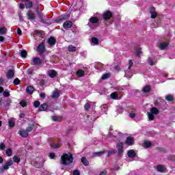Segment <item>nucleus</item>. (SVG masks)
Instances as JSON below:
<instances>
[{
    "instance_id": "obj_1",
    "label": "nucleus",
    "mask_w": 175,
    "mask_h": 175,
    "mask_svg": "<svg viewBox=\"0 0 175 175\" xmlns=\"http://www.w3.org/2000/svg\"><path fill=\"white\" fill-rule=\"evenodd\" d=\"M61 160L62 164H63L64 166H67V165H70V163L73 162V154H68L67 153H64L63 155H62Z\"/></svg>"
},
{
    "instance_id": "obj_2",
    "label": "nucleus",
    "mask_w": 175,
    "mask_h": 175,
    "mask_svg": "<svg viewBox=\"0 0 175 175\" xmlns=\"http://www.w3.org/2000/svg\"><path fill=\"white\" fill-rule=\"evenodd\" d=\"M35 10L38 14V16L39 17V18L40 20V23H42V24H46V25H51V23L49 21L50 18L49 16H44V18L43 14H42V12H40L39 8H38V7L36 8Z\"/></svg>"
},
{
    "instance_id": "obj_3",
    "label": "nucleus",
    "mask_w": 175,
    "mask_h": 175,
    "mask_svg": "<svg viewBox=\"0 0 175 175\" xmlns=\"http://www.w3.org/2000/svg\"><path fill=\"white\" fill-rule=\"evenodd\" d=\"M70 18V14H65L58 17V18H56L55 20V23H57V24H61L63 21H66V20H68V18Z\"/></svg>"
},
{
    "instance_id": "obj_4",
    "label": "nucleus",
    "mask_w": 175,
    "mask_h": 175,
    "mask_svg": "<svg viewBox=\"0 0 175 175\" xmlns=\"http://www.w3.org/2000/svg\"><path fill=\"white\" fill-rule=\"evenodd\" d=\"M36 51L39 53L40 55H42L46 51V45L44 44V42H42L37 46Z\"/></svg>"
},
{
    "instance_id": "obj_5",
    "label": "nucleus",
    "mask_w": 175,
    "mask_h": 175,
    "mask_svg": "<svg viewBox=\"0 0 175 175\" xmlns=\"http://www.w3.org/2000/svg\"><path fill=\"white\" fill-rule=\"evenodd\" d=\"M113 17V12L110 10H107L103 14V18L105 21H109Z\"/></svg>"
},
{
    "instance_id": "obj_6",
    "label": "nucleus",
    "mask_w": 175,
    "mask_h": 175,
    "mask_svg": "<svg viewBox=\"0 0 175 175\" xmlns=\"http://www.w3.org/2000/svg\"><path fill=\"white\" fill-rule=\"evenodd\" d=\"M12 165H13V161L10 160V161H7L3 167H0L1 173H3V172H5V170H8L9 166H12Z\"/></svg>"
},
{
    "instance_id": "obj_7",
    "label": "nucleus",
    "mask_w": 175,
    "mask_h": 175,
    "mask_svg": "<svg viewBox=\"0 0 175 175\" xmlns=\"http://www.w3.org/2000/svg\"><path fill=\"white\" fill-rule=\"evenodd\" d=\"M125 144L129 146H133V144H135V137L131 136L127 137L126 139Z\"/></svg>"
},
{
    "instance_id": "obj_8",
    "label": "nucleus",
    "mask_w": 175,
    "mask_h": 175,
    "mask_svg": "<svg viewBox=\"0 0 175 175\" xmlns=\"http://www.w3.org/2000/svg\"><path fill=\"white\" fill-rule=\"evenodd\" d=\"M31 163L33 166H34V167H37V169H40V167H43L44 166L43 162L40 161V160H36Z\"/></svg>"
},
{
    "instance_id": "obj_9",
    "label": "nucleus",
    "mask_w": 175,
    "mask_h": 175,
    "mask_svg": "<svg viewBox=\"0 0 175 175\" xmlns=\"http://www.w3.org/2000/svg\"><path fill=\"white\" fill-rule=\"evenodd\" d=\"M118 154L121 155L124 152V146L122 142H119L117 145Z\"/></svg>"
},
{
    "instance_id": "obj_10",
    "label": "nucleus",
    "mask_w": 175,
    "mask_h": 175,
    "mask_svg": "<svg viewBox=\"0 0 175 175\" xmlns=\"http://www.w3.org/2000/svg\"><path fill=\"white\" fill-rule=\"evenodd\" d=\"M72 27H73V23L70 21H66L63 24V28H64V29L72 28Z\"/></svg>"
},
{
    "instance_id": "obj_11",
    "label": "nucleus",
    "mask_w": 175,
    "mask_h": 175,
    "mask_svg": "<svg viewBox=\"0 0 175 175\" xmlns=\"http://www.w3.org/2000/svg\"><path fill=\"white\" fill-rule=\"evenodd\" d=\"M135 55L136 57H140L142 54H143V52L142 51V48L139 46H135Z\"/></svg>"
},
{
    "instance_id": "obj_12",
    "label": "nucleus",
    "mask_w": 175,
    "mask_h": 175,
    "mask_svg": "<svg viewBox=\"0 0 175 175\" xmlns=\"http://www.w3.org/2000/svg\"><path fill=\"white\" fill-rule=\"evenodd\" d=\"M47 109H49L47 103H43L39 107L38 111H46Z\"/></svg>"
},
{
    "instance_id": "obj_13",
    "label": "nucleus",
    "mask_w": 175,
    "mask_h": 175,
    "mask_svg": "<svg viewBox=\"0 0 175 175\" xmlns=\"http://www.w3.org/2000/svg\"><path fill=\"white\" fill-rule=\"evenodd\" d=\"M156 170L159 172V173H163L165 170H166V168H165V166L159 164L156 166Z\"/></svg>"
},
{
    "instance_id": "obj_14",
    "label": "nucleus",
    "mask_w": 175,
    "mask_h": 175,
    "mask_svg": "<svg viewBox=\"0 0 175 175\" xmlns=\"http://www.w3.org/2000/svg\"><path fill=\"white\" fill-rule=\"evenodd\" d=\"M6 77L7 79H13V77H14V70H8Z\"/></svg>"
},
{
    "instance_id": "obj_15",
    "label": "nucleus",
    "mask_w": 175,
    "mask_h": 175,
    "mask_svg": "<svg viewBox=\"0 0 175 175\" xmlns=\"http://www.w3.org/2000/svg\"><path fill=\"white\" fill-rule=\"evenodd\" d=\"M48 43L50 46H55L57 43V40L54 37H50L48 39Z\"/></svg>"
},
{
    "instance_id": "obj_16",
    "label": "nucleus",
    "mask_w": 175,
    "mask_h": 175,
    "mask_svg": "<svg viewBox=\"0 0 175 175\" xmlns=\"http://www.w3.org/2000/svg\"><path fill=\"white\" fill-rule=\"evenodd\" d=\"M34 91H35V88H33V86L29 85L26 88V92L29 95H32Z\"/></svg>"
},
{
    "instance_id": "obj_17",
    "label": "nucleus",
    "mask_w": 175,
    "mask_h": 175,
    "mask_svg": "<svg viewBox=\"0 0 175 175\" xmlns=\"http://www.w3.org/2000/svg\"><path fill=\"white\" fill-rule=\"evenodd\" d=\"M31 65H42V59H40V57H35L33 59V63Z\"/></svg>"
},
{
    "instance_id": "obj_18",
    "label": "nucleus",
    "mask_w": 175,
    "mask_h": 175,
    "mask_svg": "<svg viewBox=\"0 0 175 175\" xmlns=\"http://www.w3.org/2000/svg\"><path fill=\"white\" fill-rule=\"evenodd\" d=\"M89 21L91 24H98L99 23V18L96 16H92L90 18Z\"/></svg>"
},
{
    "instance_id": "obj_19",
    "label": "nucleus",
    "mask_w": 175,
    "mask_h": 175,
    "mask_svg": "<svg viewBox=\"0 0 175 175\" xmlns=\"http://www.w3.org/2000/svg\"><path fill=\"white\" fill-rule=\"evenodd\" d=\"M27 18L28 20H35L36 18V16L35 15V13L32 12H28L27 13Z\"/></svg>"
},
{
    "instance_id": "obj_20",
    "label": "nucleus",
    "mask_w": 175,
    "mask_h": 175,
    "mask_svg": "<svg viewBox=\"0 0 175 175\" xmlns=\"http://www.w3.org/2000/svg\"><path fill=\"white\" fill-rule=\"evenodd\" d=\"M18 133L21 137H28L29 136V133L26 130L18 131Z\"/></svg>"
},
{
    "instance_id": "obj_21",
    "label": "nucleus",
    "mask_w": 175,
    "mask_h": 175,
    "mask_svg": "<svg viewBox=\"0 0 175 175\" xmlns=\"http://www.w3.org/2000/svg\"><path fill=\"white\" fill-rule=\"evenodd\" d=\"M152 146V144L150 141H144L142 144V147L145 148H150Z\"/></svg>"
},
{
    "instance_id": "obj_22",
    "label": "nucleus",
    "mask_w": 175,
    "mask_h": 175,
    "mask_svg": "<svg viewBox=\"0 0 175 175\" xmlns=\"http://www.w3.org/2000/svg\"><path fill=\"white\" fill-rule=\"evenodd\" d=\"M127 155L129 158H135L136 157V152L133 150H129L127 152Z\"/></svg>"
},
{
    "instance_id": "obj_23",
    "label": "nucleus",
    "mask_w": 175,
    "mask_h": 175,
    "mask_svg": "<svg viewBox=\"0 0 175 175\" xmlns=\"http://www.w3.org/2000/svg\"><path fill=\"white\" fill-rule=\"evenodd\" d=\"M57 75V71L55 70H52L49 72V76L51 79H54V77H56Z\"/></svg>"
},
{
    "instance_id": "obj_24",
    "label": "nucleus",
    "mask_w": 175,
    "mask_h": 175,
    "mask_svg": "<svg viewBox=\"0 0 175 175\" xmlns=\"http://www.w3.org/2000/svg\"><path fill=\"white\" fill-rule=\"evenodd\" d=\"M150 113L152 114H154L155 116H158V114H159V109H158L157 107H152L150 109Z\"/></svg>"
},
{
    "instance_id": "obj_25",
    "label": "nucleus",
    "mask_w": 175,
    "mask_h": 175,
    "mask_svg": "<svg viewBox=\"0 0 175 175\" xmlns=\"http://www.w3.org/2000/svg\"><path fill=\"white\" fill-rule=\"evenodd\" d=\"M143 92H144V94H147V92H150V91H151V86L147 85L146 86H144L142 89Z\"/></svg>"
},
{
    "instance_id": "obj_26",
    "label": "nucleus",
    "mask_w": 175,
    "mask_h": 175,
    "mask_svg": "<svg viewBox=\"0 0 175 175\" xmlns=\"http://www.w3.org/2000/svg\"><path fill=\"white\" fill-rule=\"evenodd\" d=\"M76 50H77V48H76V46L73 45H69L68 46V51H69L70 53H75Z\"/></svg>"
},
{
    "instance_id": "obj_27",
    "label": "nucleus",
    "mask_w": 175,
    "mask_h": 175,
    "mask_svg": "<svg viewBox=\"0 0 175 175\" xmlns=\"http://www.w3.org/2000/svg\"><path fill=\"white\" fill-rule=\"evenodd\" d=\"M81 163H83V165H84V166H88V165L90 164V162H88V160H87V158L85 157H83L81 158Z\"/></svg>"
},
{
    "instance_id": "obj_28",
    "label": "nucleus",
    "mask_w": 175,
    "mask_h": 175,
    "mask_svg": "<svg viewBox=\"0 0 175 175\" xmlns=\"http://www.w3.org/2000/svg\"><path fill=\"white\" fill-rule=\"evenodd\" d=\"M33 7V3L32 1H28L25 4L26 9H32Z\"/></svg>"
},
{
    "instance_id": "obj_29",
    "label": "nucleus",
    "mask_w": 175,
    "mask_h": 175,
    "mask_svg": "<svg viewBox=\"0 0 175 175\" xmlns=\"http://www.w3.org/2000/svg\"><path fill=\"white\" fill-rule=\"evenodd\" d=\"M16 125V122L13 119H10L8 121V126L10 128H14V126Z\"/></svg>"
},
{
    "instance_id": "obj_30",
    "label": "nucleus",
    "mask_w": 175,
    "mask_h": 175,
    "mask_svg": "<svg viewBox=\"0 0 175 175\" xmlns=\"http://www.w3.org/2000/svg\"><path fill=\"white\" fill-rule=\"evenodd\" d=\"M84 75H85V72H84L83 70H78L77 71V76H78V77H83Z\"/></svg>"
},
{
    "instance_id": "obj_31",
    "label": "nucleus",
    "mask_w": 175,
    "mask_h": 175,
    "mask_svg": "<svg viewBox=\"0 0 175 175\" xmlns=\"http://www.w3.org/2000/svg\"><path fill=\"white\" fill-rule=\"evenodd\" d=\"M169 46V43L167 42H161L160 44V49L161 50H165Z\"/></svg>"
},
{
    "instance_id": "obj_32",
    "label": "nucleus",
    "mask_w": 175,
    "mask_h": 175,
    "mask_svg": "<svg viewBox=\"0 0 175 175\" xmlns=\"http://www.w3.org/2000/svg\"><path fill=\"white\" fill-rule=\"evenodd\" d=\"M52 98L53 99H58V98H59V92L58 91L53 92L52 94Z\"/></svg>"
},
{
    "instance_id": "obj_33",
    "label": "nucleus",
    "mask_w": 175,
    "mask_h": 175,
    "mask_svg": "<svg viewBox=\"0 0 175 175\" xmlns=\"http://www.w3.org/2000/svg\"><path fill=\"white\" fill-rule=\"evenodd\" d=\"M35 126L34 124H29L28 127L26 129V131L28 133L29 132H32L33 131V128Z\"/></svg>"
},
{
    "instance_id": "obj_34",
    "label": "nucleus",
    "mask_w": 175,
    "mask_h": 175,
    "mask_svg": "<svg viewBox=\"0 0 175 175\" xmlns=\"http://www.w3.org/2000/svg\"><path fill=\"white\" fill-rule=\"evenodd\" d=\"M8 33V29L6 27H0V35H5Z\"/></svg>"
},
{
    "instance_id": "obj_35",
    "label": "nucleus",
    "mask_w": 175,
    "mask_h": 175,
    "mask_svg": "<svg viewBox=\"0 0 175 175\" xmlns=\"http://www.w3.org/2000/svg\"><path fill=\"white\" fill-rule=\"evenodd\" d=\"M165 100H167L168 102H173L174 100V97L172 95H167L165 96Z\"/></svg>"
},
{
    "instance_id": "obj_36",
    "label": "nucleus",
    "mask_w": 175,
    "mask_h": 175,
    "mask_svg": "<svg viewBox=\"0 0 175 175\" xmlns=\"http://www.w3.org/2000/svg\"><path fill=\"white\" fill-rule=\"evenodd\" d=\"M21 57L22 58H27V55H28V53L25 50H21Z\"/></svg>"
},
{
    "instance_id": "obj_37",
    "label": "nucleus",
    "mask_w": 175,
    "mask_h": 175,
    "mask_svg": "<svg viewBox=\"0 0 175 175\" xmlns=\"http://www.w3.org/2000/svg\"><path fill=\"white\" fill-rule=\"evenodd\" d=\"M148 64H149V65L150 66H154V65H155V64H157V62H154L152 58L148 57Z\"/></svg>"
},
{
    "instance_id": "obj_38",
    "label": "nucleus",
    "mask_w": 175,
    "mask_h": 175,
    "mask_svg": "<svg viewBox=\"0 0 175 175\" xmlns=\"http://www.w3.org/2000/svg\"><path fill=\"white\" fill-rule=\"evenodd\" d=\"M148 117L150 121H154V120H155V116H154V113H151V112H148Z\"/></svg>"
},
{
    "instance_id": "obj_39",
    "label": "nucleus",
    "mask_w": 175,
    "mask_h": 175,
    "mask_svg": "<svg viewBox=\"0 0 175 175\" xmlns=\"http://www.w3.org/2000/svg\"><path fill=\"white\" fill-rule=\"evenodd\" d=\"M111 98L114 99L115 100H117L118 99V94H117V92H113L111 94Z\"/></svg>"
},
{
    "instance_id": "obj_40",
    "label": "nucleus",
    "mask_w": 175,
    "mask_h": 175,
    "mask_svg": "<svg viewBox=\"0 0 175 175\" xmlns=\"http://www.w3.org/2000/svg\"><path fill=\"white\" fill-rule=\"evenodd\" d=\"M5 154L7 157H12V154H13V150L11 148H8L5 150Z\"/></svg>"
},
{
    "instance_id": "obj_41",
    "label": "nucleus",
    "mask_w": 175,
    "mask_h": 175,
    "mask_svg": "<svg viewBox=\"0 0 175 175\" xmlns=\"http://www.w3.org/2000/svg\"><path fill=\"white\" fill-rule=\"evenodd\" d=\"M92 43H93L94 44L98 45L99 44V40L96 37H93L92 38Z\"/></svg>"
},
{
    "instance_id": "obj_42",
    "label": "nucleus",
    "mask_w": 175,
    "mask_h": 175,
    "mask_svg": "<svg viewBox=\"0 0 175 175\" xmlns=\"http://www.w3.org/2000/svg\"><path fill=\"white\" fill-rule=\"evenodd\" d=\"M12 159L16 163H20V162H21V159L18 157V156H14Z\"/></svg>"
},
{
    "instance_id": "obj_43",
    "label": "nucleus",
    "mask_w": 175,
    "mask_h": 175,
    "mask_svg": "<svg viewBox=\"0 0 175 175\" xmlns=\"http://www.w3.org/2000/svg\"><path fill=\"white\" fill-rule=\"evenodd\" d=\"M106 79H110V74L105 73L102 75L101 77L102 80H106Z\"/></svg>"
},
{
    "instance_id": "obj_44",
    "label": "nucleus",
    "mask_w": 175,
    "mask_h": 175,
    "mask_svg": "<svg viewBox=\"0 0 175 175\" xmlns=\"http://www.w3.org/2000/svg\"><path fill=\"white\" fill-rule=\"evenodd\" d=\"M105 154V152H96L93 153V157H100L101 155H103Z\"/></svg>"
},
{
    "instance_id": "obj_45",
    "label": "nucleus",
    "mask_w": 175,
    "mask_h": 175,
    "mask_svg": "<svg viewBox=\"0 0 175 175\" xmlns=\"http://www.w3.org/2000/svg\"><path fill=\"white\" fill-rule=\"evenodd\" d=\"M84 109L86 111H88L90 109H91V104L90 103H87L84 105Z\"/></svg>"
},
{
    "instance_id": "obj_46",
    "label": "nucleus",
    "mask_w": 175,
    "mask_h": 175,
    "mask_svg": "<svg viewBox=\"0 0 175 175\" xmlns=\"http://www.w3.org/2000/svg\"><path fill=\"white\" fill-rule=\"evenodd\" d=\"M21 83V81H20L18 78H16L13 81L14 85H20Z\"/></svg>"
},
{
    "instance_id": "obj_47",
    "label": "nucleus",
    "mask_w": 175,
    "mask_h": 175,
    "mask_svg": "<svg viewBox=\"0 0 175 175\" xmlns=\"http://www.w3.org/2000/svg\"><path fill=\"white\" fill-rule=\"evenodd\" d=\"M19 105H21V106H22V107H27V101L22 100L20 103Z\"/></svg>"
},
{
    "instance_id": "obj_48",
    "label": "nucleus",
    "mask_w": 175,
    "mask_h": 175,
    "mask_svg": "<svg viewBox=\"0 0 175 175\" xmlns=\"http://www.w3.org/2000/svg\"><path fill=\"white\" fill-rule=\"evenodd\" d=\"M33 106H34V107H40V101H39V100H36V101L33 103Z\"/></svg>"
},
{
    "instance_id": "obj_49",
    "label": "nucleus",
    "mask_w": 175,
    "mask_h": 175,
    "mask_svg": "<svg viewBox=\"0 0 175 175\" xmlns=\"http://www.w3.org/2000/svg\"><path fill=\"white\" fill-rule=\"evenodd\" d=\"M150 14H151L150 16L151 18H157V16H158V14L156 12H151Z\"/></svg>"
},
{
    "instance_id": "obj_50",
    "label": "nucleus",
    "mask_w": 175,
    "mask_h": 175,
    "mask_svg": "<svg viewBox=\"0 0 175 175\" xmlns=\"http://www.w3.org/2000/svg\"><path fill=\"white\" fill-rule=\"evenodd\" d=\"M3 96H5V98H8V96H10V93L9 92H6V91H4L3 92Z\"/></svg>"
},
{
    "instance_id": "obj_51",
    "label": "nucleus",
    "mask_w": 175,
    "mask_h": 175,
    "mask_svg": "<svg viewBox=\"0 0 175 175\" xmlns=\"http://www.w3.org/2000/svg\"><path fill=\"white\" fill-rule=\"evenodd\" d=\"M6 148V146L5 145V144L3 143H0V150L2 151L3 150H5V148Z\"/></svg>"
},
{
    "instance_id": "obj_52",
    "label": "nucleus",
    "mask_w": 175,
    "mask_h": 175,
    "mask_svg": "<svg viewBox=\"0 0 175 175\" xmlns=\"http://www.w3.org/2000/svg\"><path fill=\"white\" fill-rule=\"evenodd\" d=\"M59 118H61L59 116H52V120L53 121H59Z\"/></svg>"
},
{
    "instance_id": "obj_53",
    "label": "nucleus",
    "mask_w": 175,
    "mask_h": 175,
    "mask_svg": "<svg viewBox=\"0 0 175 175\" xmlns=\"http://www.w3.org/2000/svg\"><path fill=\"white\" fill-rule=\"evenodd\" d=\"M129 116L131 118H135L136 117V113L133 112H130Z\"/></svg>"
},
{
    "instance_id": "obj_54",
    "label": "nucleus",
    "mask_w": 175,
    "mask_h": 175,
    "mask_svg": "<svg viewBox=\"0 0 175 175\" xmlns=\"http://www.w3.org/2000/svg\"><path fill=\"white\" fill-rule=\"evenodd\" d=\"M133 66V62L131 59L129 60V69H131Z\"/></svg>"
},
{
    "instance_id": "obj_55",
    "label": "nucleus",
    "mask_w": 175,
    "mask_h": 175,
    "mask_svg": "<svg viewBox=\"0 0 175 175\" xmlns=\"http://www.w3.org/2000/svg\"><path fill=\"white\" fill-rule=\"evenodd\" d=\"M129 111V113H135L136 111V108L133 107H131Z\"/></svg>"
},
{
    "instance_id": "obj_56",
    "label": "nucleus",
    "mask_w": 175,
    "mask_h": 175,
    "mask_svg": "<svg viewBox=\"0 0 175 175\" xmlns=\"http://www.w3.org/2000/svg\"><path fill=\"white\" fill-rule=\"evenodd\" d=\"M49 157L51 159H54V158H55V154L54 152L49 153Z\"/></svg>"
},
{
    "instance_id": "obj_57",
    "label": "nucleus",
    "mask_w": 175,
    "mask_h": 175,
    "mask_svg": "<svg viewBox=\"0 0 175 175\" xmlns=\"http://www.w3.org/2000/svg\"><path fill=\"white\" fill-rule=\"evenodd\" d=\"M16 32H17L18 35H19V36H21V35H23V31H21V29L20 28L17 29Z\"/></svg>"
},
{
    "instance_id": "obj_58",
    "label": "nucleus",
    "mask_w": 175,
    "mask_h": 175,
    "mask_svg": "<svg viewBox=\"0 0 175 175\" xmlns=\"http://www.w3.org/2000/svg\"><path fill=\"white\" fill-rule=\"evenodd\" d=\"M72 173L73 175H80V172L77 170H75Z\"/></svg>"
},
{
    "instance_id": "obj_59",
    "label": "nucleus",
    "mask_w": 175,
    "mask_h": 175,
    "mask_svg": "<svg viewBox=\"0 0 175 175\" xmlns=\"http://www.w3.org/2000/svg\"><path fill=\"white\" fill-rule=\"evenodd\" d=\"M157 151H159V152H163V151H165L164 148H159V147L157 148Z\"/></svg>"
},
{
    "instance_id": "obj_60",
    "label": "nucleus",
    "mask_w": 175,
    "mask_h": 175,
    "mask_svg": "<svg viewBox=\"0 0 175 175\" xmlns=\"http://www.w3.org/2000/svg\"><path fill=\"white\" fill-rule=\"evenodd\" d=\"M19 8H21V9H25V4H24V3H21V4L19 5Z\"/></svg>"
},
{
    "instance_id": "obj_61",
    "label": "nucleus",
    "mask_w": 175,
    "mask_h": 175,
    "mask_svg": "<svg viewBox=\"0 0 175 175\" xmlns=\"http://www.w3.org/2000/svg\"><path fill=\"white\" fill-rule=\"evenodd\" d=\"M113 154H114V150H109L107 157H110V155H113Z\"/></svg>"
},
{
    "instance_id": "obj_62",
    "label": "nucleus",
    "mask_w": 175,
    "mask_h": 175,
    "mask_svg": "<svg viewBox=\"0 0 175 175\" xmlns=\"http://www.w3.org/2000/svg\"><path fill=\"white\" fill-rule=\"evenodd\" d=\"M106 174H107V171L106 170H104L100 172V175H106Z\"/></svg>"
},
{
    "instance_id": "obj_63",
    "label": "nucleus",
    "mask_w": 175,
    "mask_h": 175,
    "mask_svg": "<svg viewBox=\"0 0 175 175\" xmlns=\"http://www.w3.org/2000/svg\"><path fill=\"white\" fill-rule=\"evenodd\" d=\"M169 159H170V161H173L174 162H175V156L169 157Z\"/></svg>"
},
{
    "instance_id": "obj_64",
    "label": "nucleus",
    "mask_w": 175,
    "mask_h": 175,
    "mask_svg": "<svg viewBox=\"0 0 175 175\" xmlns=\"http://www.w3.org/2000/svg\"><path fill=\"white\" fill-rule=\"evenodd\" d=\"M154 12H155V8L151 7L150 10V13H154Z\"/></svg>"
}]
</instances>
